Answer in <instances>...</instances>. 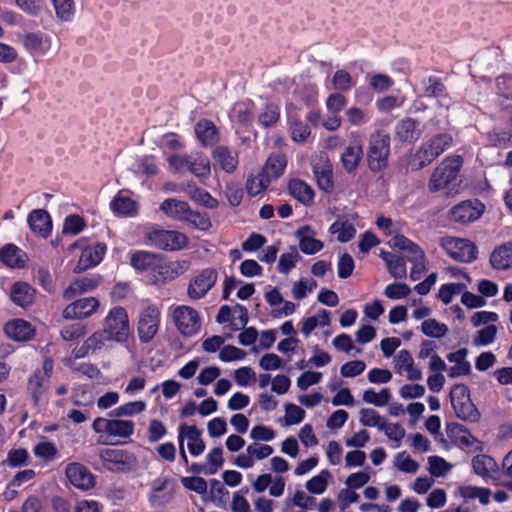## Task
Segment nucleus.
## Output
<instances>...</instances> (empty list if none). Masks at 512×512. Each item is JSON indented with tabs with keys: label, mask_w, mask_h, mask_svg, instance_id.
Wrapping results in <instances>:
<instances>
[{
	"label": "nucleus",
	"mask_w": 512,
	"mask_h": 512,
	"mask_svg": "<svg viewBox=\"0 0 512 512\" xmlns=\"http://www.w3.org/2000/svg\"><path fill=\"white\" fill-rule=\"evenodd\" d=\"M422 133L420 122L410 117L399 120L394 128V138L400 143H415Z\"/></svg>",
	"instance_id": "4468645a"
},
{
	"label": "nucleus",
	"mask_w": 512,
	"mask_h": 512,
	"mask_svg": "<svg viewBox=\"0 0 512 512\" xmlns=\"http://www.w3.org/2000/svg\"><path fill=\"white\" fill-rule=\"evenodd\" d=\"M33 452L38 458H42L46 461H52L56 458L58 450L52 442L43 441L35 445Z\"/></svg>",
	"instance_id": "4d7b16f0"
},
{
	"label": "nucleus",
	"mask_w": 512,
	"mask_h": 512,
	"mask_svg": "<svg viewBox=\"0 0 512 512\" xmlns=\"http://www.w3.org/2000/svg\"><path fill=\"white\" fill-rule=\"evenodd\" d=\"M359 421L363 426L375 427L380 431V427L383 426L386 419L381 416L376 410L370 408H364L360 411Z\"/></svg>",
	"instance_id": "49530a36"
},
{
	"label": "nucleus",
	"mask_w": 512,
	"mask_h": 512,
	"mask_svg": "<svg viewBox=\"0 0 512 512\" xmlns=\"http://www.w3.org/2000/svg\"><path fill=\"white\" fill-rule=\"evenodd\" d=\"M160 325V311L148 306L139 314L137 323L138 337L142 343H149L157 334Z\"/></svg>",
	"instance_id": "9d476101"
},
{
	"label": "nucleus",
	"mask_w": 512,
	"mask_h": 512,
	"mask_svg": "<svg viewBox=\"0 0 512 512\" xmlns=\"http://www.w3.org/2000/svg\"><path fill=\"white\" fill-rule=\"evenodd\" d=\"M430 465L429 471L432 476L441 477L447 474L452 466L446 462L443 458L438 456H430L428 458Z\"/></svg>",
	"instance_id": "052dcab7"
},
{
	"label": "nucleus",
	"mask_w": 512,
	"mask_h": 512,
	"mask_svg": "<svg viewBox=\"0 0 512 512\" xmlns=\"http://www.w3.org/2000/svg\"><path fill=\"white\" fill-rule=\"evenodd\" d=\"M332 83L335 89L341 91H348L353 84L351 75L345 70H337L332 78Z\"/></svg>",
	"instance_id": "774afa93"
},
{
	"label": "nucleus",
	"mask_w": 512,
	"mask_h": 512,
	"mask_svg": "<svg viewBox=\"0 0 512 512\" xmlns=\"http://www.w3.org/2000/svg\"><path fill=\"white\" fill-rule=\"evenodd\" d=\"M364 156L362 145L359 143L350 144L345 147L343 153L341 154V163L343 169L351 174L356 171L359 167Z\"/></svg>",
	"instance_id": "a878e982"
},
{
	"label": "nucleus",
	"mask_w": 512,
	"mask_h": 512,
	"mask_svg": "<svg viewBox=\"0 0 512 512\" xmlns=\"http://www.w3.org/2000/svg\"><path fill=\"white\" fill-rule=\"evenodd\" d=\"M106 252V245L99 243L94 247L85 248L80 255L78 264L74 269L75 272L85 271L97 265Z\"/></svg>",
	"instance_id": "5701e85b"
},
{
	"label": "nucleus",
	"mask_w": 512,
	"mask_h": 512,
	"mask_svg": "<svg viewBox=\"0 0 512 512\" xmlns=\"http://www.w3.org/2000/svg\"><path fill=\"white\" fill-rule=\"evenodd\" d=\"M329 231L332 234H337V240L341 243L350 241L356 233V229L351 223L339 220L330 226Z\"/></svg>",
	"instance_id": "c03bdc74"
},
{
	"label": "nucleus",
	"mask_w": 512,
	"mask_h": 512,
	"mask_svg": "<svg viewBox=\"0 0 512 512\" xmlns=\"http://www.w3.org/2000/svg\"><path fill=\"white\" fill-rule=\"evenodd\" d=\"M381 259L386 263L387 269L395 279H403L407 275L405 258L391 252L381 251Z\"/></svg>",
	"instance_id": "473e14b6"
},
{
	"label": "nucleus",
	"mask_w": 512,
	"mask_h": 512,
	"mask_svg": "<svg viewBox=\"0 0 512 512\" xmlns=\"http://www.w3.org/2000/svg\"><path fill=\"white\" fill-rule=\"evenodd\" d=\"M289 193L305 206L312 204L314 199L313 189L301 179H292L288 183Z\"/></svg>",
	"instance_id": "2f4dec72"
},
{
	"label": "nucleus",
	"mask_w": 512,
	"mask_h": 512,
	"mask_svg": "<svg viewBox=\"0 0 512 512\" xmlns=\"http://www.w3.org/2000/svg\"><path fill=\"white\" fill-rule=\"evenodd\" d=\"M34 295L35 290L26 282H16L11 288V300L22 308L33 303Z\"/></svg>",
	"instance_id": "c756f323"
},
{
	"label": "nucleus",
	"mask_w": 512,
	"mask_h": 512,
	"mask_svg": "<svg viewBox=\"0 0 512 512\" xmlns=\"http://www.w3.org/2000/svg\"><path fill=\"white\" fill-rule=\"evenodd\" d=\"M93 430L98 434H106L111 441L129 438L134 432V422L131 420L96 418Z\"/></svg>",
	"instance_id": "39448f33"
},
{
	"label": "nucleus",
	"mask_w": 512,
	"mask_h": 512,
	"mask_svg": "<svg viewBox=\"0 0 512 512\" xmlns=\"http://www.w3.org/2000/svg\"><path fill=\"white\" fill-rule=\"evenodd\" d=\"M391 151L390 135L382 130H377L370 134L366 152V161L368 169L372 173H381L389 163Z\"/></svg>",
	"instance_id": "f257e3e1"
},
{
	"label": "nucleus",
	"mask_w": 512,
	"mask_h": 512,
	"mask_svg": "<svg viewBox=\"0 0 512 512\" xmlns=\"http://www.w3.org/2000/svg\"><path fill=\"white\" fill-rule=\"evenodd\" d=\"M195 133L204 146H212L219 140L217 127L206 119L196 124Z\"/></svg>",
	"instance_id": "f704fd0d"
},
{
	"label": "nucleus",
	"mask_w": 512,
	"mask_h": 512,
	"mask_svg": "<svg viewBox=\"0 0 512 512\" xmlns=\"http://www.w3.org/2000/svg\"><path fill=\"white\" fill-rule=\"evenodd\" d=\"M453 138L448 133H440L423 143L414 154L410 165L412 170L418 171L431 164L452 144Z\"/></svg>",
	"instance_id": "f03ea898"
},
{
	"label": "nucleus",
	"mask_w": 512,
	"mask_h": 512,
	"mask_svg": "<svg viewBox=\"0 0 512 512\" xmlns=\"http://www.w3.org/2000/svg\"><path fill=\"white\" fill-rule=\"evenodd\" d=\"M421 331L428 337L442 338L447 334L448 327L445 324L439 323L436 319H428L422 323Z\"/></svg>",
	"instance_id": "09e8293b"
},
{
	"label": "nucleus",
	"mask_w": 512,
	"mask_h": 512,
	"mask_svg": "<svg viewBox=\"0 0 512 512\" xmlns=\"http://www.w3.org/2000/svg\"><path fill=\"white\" fill-rule=\"evenodd\" d=\"M158 260V255L154 253L138 251L131 255L130 263L137 270H148L156 266Z\"/></svg>",
	"instance_id": "58836bf2"
},
{
	"label": "nucleus",
	"mask_w": 512,
	"mask_h": 512,
	"mask_svg": "<svg viewBox=\"0 0 512 512\" xmlns=\"http://www.w3.org/2000/svg\"><path fill=\"white\" fill-rule=\"evenodd\" d=\"M187 194L192 200L207 208L214 209L218 206V201L215 198H213L207 191L200 189L194 184L188 185Z\"/></svg>",
	"instance_id": "79ce46f5"
},
{
	"label": "nucleus",
	"mask_w": 512,
	"mask_h": 512,
	"mask_svg": "<svg viewBox=\"0 0 512 512\" xmlns=\"http://www.w3.org/2000/svg\"><path fill=\"white\" fill-rule=\"evenodd\" d=\"M99 307V301L94 297H84L75 300L63 310L65 319H83L90 317Z\"/></svg>",
	"instance_id": "2eb2a0df"
},
{
	"label": "nucleus",
	"mask_w": 512,
	"mask_h": 512,
	"mask_svg": "<svg viewBox=\"0 0 512 512\" xmlns=\"http://www.w3.org/2000/svg\"><path fill=\"white\" fill-rule=\"evenodd\" d=\"M86 327L82 323H72L64 326L61 330V336L65 341H73L83 336Z\"/></svg>",
	"instance_id": "69168bd1"
},
{
	"label": "nucleus",
	"mask_w": 512,
	"mask_h": 512,
	"mask_svg": "<svg viewBox=\"0 0 512 512\" xmlns=\"http://www.w3.org/2000/svg\"><path fill=\"white\" fill-rule=\"evenodd\" d=\"M449 437L455 445L469 452L482 451V442L475 438L464 426L453 425L449 427Z\"/></svg>",
	"instance_id": "a211bd4d"
},
{
	"label": "nucleus",
	"mask_w": 512,
	"mask_h": 512,
	"mask_svg": "<svg viewBox=\"0 0 512 512\" xmlns=\"http://www.w3.org/2000/svg\"><path fill=\"white\" fill-rule=\"evenodd\" d=\"M111 208L115 213L129 215L135 211V202L119 193L111 202Z\"/></svg>",
	"instance_id": "3c124183"
},
{
	"label": "nucleus",
	"mask_w": 512,
	"mask_h": 512,
	"mask_svg": "<svg viewBox=\"0 0 512 512\" xmlns=\"http://www.w3.org/2000/svg\"><path fill=\"white\" fill-rule=\"evenodd\" d=\"M187 440V447L192 456H199L205 450V443L201 438V431L193 425L181 424L178 427V442Z\"/></svg>",
	"instance_id": "f3484780"
},
{
	"label": "nucleus",
	"mask_w": 512,
	"mask_h": 512,
	"mask_svg": "<svg viewBox=\"0 0 512 512\" xmlns=\"http://www.w3.org/2000/svg\"><path fill=\"white\" fill-rule=\"evenodd\" d=\"M28 224L34 233L47 237L52 229L51 218L44 209H36L29 213Z\"/></svg>",
	"instance_id": "393cba45"
},
{
	"label": "nucleus",
	"mask_w": 512,
	"mask_h": 512,
	"mask_svg": "<svg viewBox=\"0 0 512 512\" xmlns=\"http://www.w3.org/2000/svg\"><path fill=\"white\" fill-rule=\"evenodd\" d=\"M463 164V159L459 155L444 159L441 164L433 171L429 188L431 191L444 189L449 183L456 179Z\"/></svg>",
	"instance_id": "7ed1b4c3"
},
{
	"label": "nucleus",
	"mask_w": 512,
	"mask_h": 512,
	"mask_svg": "<svg viewBox=\"0 0 512 512\" xmlns=\"http://www.w3.org/2000/svg\"><path fill=\"white\" fill-rule=\"evenodd\" d=\"M189 171L198 178H208L211 174L208 158L201 155H194Z\"/></svg>",
	"instance_id": "8fccbe9b"
},
{
	"label": "nucleus",
	"mask_w": 512,
	"mask_h": 512,
	"mask_svg": "<svg viewBox=\"0 0 512 512\" xmlns=\"http://www.w3.org/2000/svg\"><path fill=\"white\" fill-rule=\"evenodd\" d=\"M451 404L455 414L468 421H477L478 410L470 397L468 386H452L450 390Z\"/></svg>",
	"instance_id": "423d86ee"
},
{
	"label": "nucleus",
	"mask_w": 512,
	"mask_h": 512,
	"mask_svg": "<svg viewBox=\"0 0 512 512\" xmlns=\"http://www.w3.org/2000/svg\"><path fill=\"white\" fill-rule=\"evenodd\" d=\"M56 15L63 21H69L75 12L74 0H52Z\"/></svg>",
	"instance_id": "6e6d98bb"
},
{
	"label": "nucleus",
	"mask_w": 512,
	"mask_h": 512,
	"mask_svg": "<svg viewBox=\"0 0 512 512\" xmlns=\"http://www.w3.org/2000/svg\"><path fill=\"white\" fill-rule=\"evenodd\" d=\"M411 293V289L404 283H393L385 288L384 294L393 300L402 299Z\"/></svg>",
	"instance_id": "0e129e2a"
},
{
	"label": "nucleus",
	"mask_w": 512,
	"mask_h": 512,
	"mask_svg": "<svg viewBox=\"0 0 512 512\" xmlns=\"http://www.w3.org/2000/svg\"><path fill=\"white\" fill-rule=\"evenodd\" d=\"M214 167L219 168L226 173H234L238 166V153L230 150L226 146H218L212 153Z\"/></svg>",
	"instance_id": "4be33fe9"
},
{
	"label": "nucleus",
	"mask_w": 512,
	"mask_h": 512,
	"mask_svg": "<svg viewBox=\"0 0 512 512\" xmlns=\"http://www.w3.org/2000/svg\"><path fill=\"white\" fill-rule=\"evenodd\" d=\"M380 431L384 432L385 435L391 441L390 446L393 449L400 447L402 439L405 437V430L397 423H388L385 421Z\"/></svg>",
	"instance_id": "a18cd8bd"
},
{
	"label": "nucleus",
	"mask_w": 512,
	"mask_h": 512,
	"mask_svg": "<svg viewBox=\"0 0 512 512\" xmlns=\"http://www.w3.org/2000/svg\"><path fill=\"white\" fill-rule=\"evenodd\" d=\"M290 132L293 141L304 143L311 134L310 127L300 120L293 119L290 124Z\"/></svg>",
	"instance_id": "864d4df0"
},
{
	"label": "nucleus",
	"mask_w": 512,
	"mask_h": 512,
	"mask_svg": "<svg viewBox=\"0 0 512 512\" xmlns=\"http://www.w3.org/2000/svg\"><path fill=\"white\" fill-rule=\"evenodd\" d=\"M300 259L301 257L295 248H293L291 252L283 253L278 261L279 272L288 274L291 269L295 267L296 262H298Z\"/></svg>",
	"instance_id": "bf43d9fd"
},
{
	"label": "nucleus",
	"mask_w": 512,
	"mask_h": 512,
	"mask_svg": "<svg viewBox=\"0 0 512 512\" xmlns=\"http://www.w3.org/2000/svg\"><path fill=\"white\" fill-rule=\"evenodd\" d=\"M471 466L473 472L483 479L494 478L499 469L497 462L491 456L485 454L474 456L471 460Z\"/></svg>",
	"instance_id": "b1692460"
},
{
	"label": "nucleus",
	"mask_w": 512,
	"mask_h": 512,
	"mask_svg": "<svg viewBox=\"0 0 512 512\" xmlns=\"http://www.w3.org/2000/svg\"><path fill=\"white\" fill-rule=\"evenodd\" d=\"M465 288L463 283H448L441 286L439 289L438 297L445 304L451 303L454 295L460 294Z\"/></svg>",
	"instance_id": "13d9d810"
},
{
	"label": "nucleus",
	"mask_w": 512,
	"mask_h": 512,
	"mask_svg": "<svg viewBox=\"0 0 512 512\" xmlns=\"http://www.w3.org/2000/svg\"><path fill=\"white\" fill-rule=\"evenodd\" d=\"M313 173L317 180V184L320 190L324 192H331L334 188L332 166L327 161L322 165H314Z\"/></svg>",
	"instance_id": "c9c22d12"
},
{
	"label": "nucleus",
	"mask_w": 512,
	"mask_h": 512,
	"mask_svg": "<svg viewBox=\"0 0 512 512\" xmlns=\"http://www.w3.org/2000/svg\"><path fill=\"white\" fill-rule=\"evenodd\" d=\"M217 271L214 268L203 269L189 283L187 294L192 300L202 299L217 281Z\"/></svg>",
	"instance_id": "f8f14e48"
},
{
	"label": "nucleus",
	"mask_w": 512,
	"mask_h": 512,
	"mask_svg": "<svg viewBox=\"0 0 512 512\" xmlns=\"http://www.w3.org/2000/svg\"><path fill=\"white\" fill-rule=\"evenodd\" d=\"M331 473L324 469L319 474L313 476L305 483V488L311 494L321 495L323 494L328 486Z\"/></svg>",
	"instance_id": "ea45409f"
},
{
	"label": "nucleus",
	"mask_w": 512,
	"mask_h": 512,
	"mask_svg": "<svg viewBox=\"0 0 512 512\" xmlns=\"http://www.w3.org/2000/svg\"><path fill=\"white\" fill-rule=\"evenodd\" d=\"M315 232L309 225L298 228L295 236L299 240V248L304 254L312 255L323 249V242L314 238Z\"/></svg>",
	"instance_id": "aec40b11"
},
{
	"label": "nucleus",
	"mask_w": 512,
	"mask_h": 512,
	"mask_svg": "<svg viewBox=\"0 0 512 512\" xmlns=\"http://www.w3.org/2000/svg\"><path fill=\"white\" fill-rule=\"evenodd\" d=\"M391 395L389 390L384 388L380 392H375L373 389H368L363 394V399L369 404H373L377 407H383L388 404Z\"/></svg>",
	"instance_id": "603ef678"
},
{
	"label": "nucleus",
	"mask_w": 512,
	"mask_h": 512,
	"mask_svg": "<svg viewBox=\"0 0 512 512\" xmlns=\"http://www.w3.org/2000/svg\"><path fill=\"white\" fill-rule=\"evenodd\" d=\"M103 465L111 471L123 470L127 465L126 455L120 449L107 448L100 453Z\"/></svg>",
	"instance_id": "72a5a7b5"
},
{
	"label": "nucleus",
	"mask_w": 512,
	"mask_h": 512,
	"mask_svg": "<svg viewBox=\"0 0 512 512\" xmlns=\"http://www.w3.org/2000/svg\"><path fill=\"white\" fill-rule=\"evenodd\" d=\"M366 364L362 360H353L345 363L340 368V373L343 377L350 378L360 375L364 372Z\"/></svg>",
	"instance_id": "338daca9"
},
{
	"label": "nucleus",
	"mask_w": 512,
	"mask_h": 512,
	"mask_svg": "<svg viewBox=\"0 0 512 512\" xmlns=\"http://www.w3.org/2000/svg\"><path fill=\"white\" fill-rule=\"evenodd\" d=\"M4 332L8 338L21 342L30 340L35 331L29 322L17 318L4 325Z\"/></svg>",
	"instance_id": "412c9836"
},
{
	"label": "nucleus",
	"mask_w": 512,
	"mask_h": 512,
	"mask_svg": "<svg viewBox=\"0 0 512 512\" xmlns=\"http://www.w3.org/2000/svg\"><path fill=\"white\" fill-rule=\"evenodd\" d=\"M65 475L69 483L79 490H90L96 483L95 477L90 470L85 465L78 462L67 464Z\"/></svg>",
	"instance_id": "ddd939ff"
},
{
	"label": "nucleus",
	"mask_w": 512,
	"mask_h": 512,
	"mask_svg": "<svg viewBox=\"0 0 512 512\" xmlns=\"http://www.w3.org/2000/svg\"><path fill=\"white\" fill-rule=\"evenodd\" d=\"M150 245L161 250H180L187 244V237L177 231L155 229L147 234Z\"/></svg>",
	"instance_id": "1a4fd4ad"
},
{
	"label": "nucleus",
	"mask_w": 512,
	"mask_h": 512,
	"mask_svg": "<svg viewBox=\"0 0 512 512\" xmlns=\"http://www.w3.org/2000/svg\"><path fill=\"white\" fill-rule=\"evenodd\" d=\"M440 246L455 261L471 263L477 259V246L467 239L443 237L440 240Z\"/></svg>",
	"instance_id": "20e7f679"
},
{
	"label": "nucleus",
	"mask_w": 512,
	"mask_h": 512,
	"mask_svg": "<svg viewBox=\"0 0 512 512\" xmlns=\"http://www.w3.org/2000/svg\"><path fill=\"white\" fill-rule=\"evenodd\" d=\"M175 490L174 482L168 477H158L151 483L149 500L154 506H162L171 501Z\"/></svg>",
	"instance_id": "dca6fc26"
},
{
	"label": "nucleus",
	"mask_w": 512,
	"mask_h": 512,
	"mask_svg": "<svg viewBox=\"0 0 512 512\" xmlns=\"http://www.w3.org/2000/svg\"><path fill=\"white\" fill-rule=\"evenodd\" d=\"M270 184L269 175H264L261 171L257 176L249 175L246 181V191L249 196L254 197L264 191Z\"/></svg>",
	"instance_id": "37998d69"
},
{
	"label": "nucleus",
	"mask_w": 512,
	"mask_h": 512,
	"mask_svg": "<svg viewBox=\"0 0 512 512\" xmlns=\"http://www.w3.org/2000/svg\"><path fill=\"white\" fill-rule=\"evenodd\" d=\"M103 332L108 339L116 342H123L129 335V320L126 310L123 307H114L105 319Z\"/></svg>",
	"instance_id": "0eeeda50"
},
{
	"label": "nucleus",
	"mask_w": 512,
	"mask_h": 512,
	"mask_svg": "<svg viewBox=\"0 0 512 512\" xmlns=\"http://www.w3.org/2000/svg\"><path fill=\"white\" fill-rule=\"evenodd\" d=\"M287 161L284 155L275 154L271 155L265 162L264 166L261 169V172L264 175H269L270 181L272 179L279 178L286 167Z\"/></svg>",
	"instance_id": "e433bc0d"
},
{
	"label": "nucleus",
	"mask_w": 512,
	"mask_h": 512,
	"mask_svg": "<svg viewBox=\"0 0 512 512\" xmlns=\"http://www.w3.org/2000/svg\"><path fill=\"white\" fill-rule=\"evenodd\" d=\"M246 449H247V452L252 456L254 461L263 460V459L269 457L270 455H272L274 452V449L272 446L267 445V444H261L258 442L249 444Z\"/></svg>",
	"instance_id": "680f3d73"
},
{
	"label": "nucleus",
	"mask_w": 512,
	"mask_h": 512,
	"mask_svg": "<svg viewBox=\"0 0 512 512\" xmlns=\"http://www.w3.org/2000/svg\"><path fill=\"white\" fill-rule=\"evenodd\" d=\"M490 264L498 270L512 267V242L505 243L496 248L490 255Z\"/></svg>",
	"instance_id": "7c9ffc66"
},
{
	"label": "nucleus",
	"mask_w": 512,
	"mask_h": 512,
	"mask_svg": "<svg viewBox=\"0 0 512 512\" xmlns=\"http://www.w3.org/2000/svg\"><path fill=\"white\" fill-rule=\"evenodd\" d=\"M393 463L399 471L404 473L415 474L419 469V464L405 451L396 454Z\"/></svg>",
	"instance_id": "de8ad7c7"
},
{
	"label": "nucleus",
	"mask_w": 512,
	"mask_h": 512,
	"mask_svg": "<svg viewBox=\"0 0 512 512\" xmlns=\"http://www.w3.org/2000/svg\"><path fill=\"white\" fill-rule=\"evenodd\" d=\"M190 206L187 202L175 198L165 199L161 205L160 210L169 218L184 221L187 218V213Z\"/></svg>",
	"instance_id": "c85d7f7f"
},
{
	"label": "nucleus",
	"mask_w": 512,
	"mask_h": 512,
	"mask_svg": "<svg viewBox=\"0 0 512 512\" xmlns=\"http://www.w3.org/2000/svg\"><path fill=\"white\" fill-rule=\"evenodd\" d=\"M172 317L178 332L184 337H192L201 329L199 313L190 306H177L173 310Z\"/></svg>",
	"instance_id": "6e6552de"
},
{
	"label": "nucleus",
	"mask_w": 512,
	"mask_h": 512,
	"mask_svg": "<svg viewBox=\"0 0 512 512\" xmlns=\"http://www.w3.org/2000/svg\"><path fill=\"white\" fill-rule=\"evenodd\" d=\"M467 349L461 348L455 352L449 353L447 355V359L449 362L454 363L455 365L448 369L449 377H458L461 375H467L471 371V365L466 360Z\"/></svg>",
	"instance_id": "cd10ccee"
},
{
	"label": "nucleus",
	"mask_w": 512,
	"mask_h": 512,
	"mask_svg": "<svg viewBox=\"0 0 512 512\" xmlns=\"http://www.w3.org/2000/svg\"><path fill=\"white\" fill-rule=\"evenodd\" d=\"M21 250L13 245L8 244L0 249V261L8 267H22L23 260L21 259Z\"/></svg>",
	"instance_id": "a19ab883"
},
{
	"label": "nucleus",
	"mask_w": 512,
	"mask_h": 512,
	"mask_svg": "<svg viewBox=\"0 0 512 512\" xmlns=\"http://www.w3.org/2000/svg\"><path fill=\"white\" fill-rule=\"evenodd\" d=\"M484 212V205L478 200L462 201L449 211L450 220L466 225L478 220Z\"/></svg>",
	"instance_id": "9b49d317"
},
{
	"label": "nucleus",
	"mask_w": 512,
	"mask_h": 512,
	"mask_svg": "<svg viewBox=\"0 0 512 512\" xmlns=\"http://www.w3.org/2000/svg\"><path fill=\"white\" fill-rule=\"evenodd\" d=\"M337 274L341 279H347L350 277L354 270V260L348 253H344L340 256L337 264Z\"/></svg>",
	"instance_id": "e2e57ef3"
},
{
	"label": "nucleus",
	"mask_w": 512,
	"mask_h": 512,
	"mask_svg": "<svg viewBox=\"0 0 512 512\" xmlns=\"http://www.w3.org/2000/svg\"><path fill=\"white\" fill-rule=\"evenodd\" d=\"M97 282L94 279L83 277L73 281L63 292V298L71 300L78 294L88 292L96 288Z\"/></svg>",
	"instance_id": "4c0bfd02"
},
{
	"label": "nucleus",
	"mask_w": 512,
	"mask_h": 512,
	"mask_svg": "<svg viewBox=\"0 0 512 512\" xmlns=\"http://www.w3.org/2000/svg\"><path fill=\"white\" fill-rule=\"evenodd\" d=\"M389 246L405 253V258L409 262H415L416 260H425L426 256L422 248L412 242L404 235H395L389 242Z\"/></svg>",
	"instance_id": "6ab92c4d"
},
{
	"label": "nucleus",
	"mask_w": 512,
	"mask_h": 512,
	"mask_svg": "<svg viewBox=\"0 0 512 512\" xmlns=\"http://www.w3.org/2000/svg\"><path fill=\"white\" fill-rule=\"evenodd\" d=\"M463 500L470 503L473 500H478L483 506L488 505L491 499V490L485 487H478L473 485H462L456 490Z\"/></svg>",
	"instance_id": "bb28decb"
},
{
	"label": "nucleus",
	"mask_w": 512,
	"mask_h": 512,
	"mask_svg": "<svg viewBox=\"0 0 512 512\" xmlns=\"http://www.w3.org/2000/svg\"><path fill=\"white\" fill-rule=\"evenodd\" d=\"M207 468L208 475H214L217 471L222 467L224 463L223 459V449L221 447L213 448L207 455Z\"/></svg>",
	"instance_id": "5fc2aeb1"
}]
</instances>
